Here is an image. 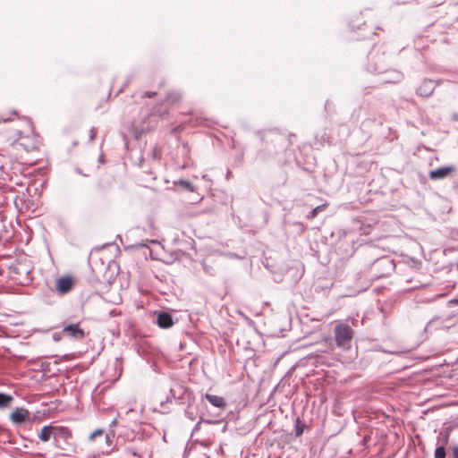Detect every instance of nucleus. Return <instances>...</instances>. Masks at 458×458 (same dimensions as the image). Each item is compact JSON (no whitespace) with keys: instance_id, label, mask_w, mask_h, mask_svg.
<instances>
[{"instance_id":"4be33fe9","label":"nucleus","mask_w":458,"mask_h":458,"mask_svg":"<svg viewBox=\"0 0 458 458\" xmlns=\"http://www.w3.org/2000/svg\"><path fill=\"white\" fill-rule=\"evenodd\" d=\"M97 129L95 127H92L89 131V141H93L97 135Z\"/></svg>"},{"instance_id":"393cba45","label":"nucleus","mask_w":458,"mask_h":458,"mask_svg":"<svg viewBox=\"0 0 458 458\" xmlns=\"http://www.w3.org/2000/svg\"><path fill=\"white\" fill-rule=\"evenodd\" d=\"M185 415H186L189 419H191V420H194V414H193V412H192V411H185Z\"/></svg>"},{"instance_id":"b1692460","label":"nucleus","mask_w":458,"mask_h":458,"mask_svg":"<svg viewBox=\"0 0 458 458\" xmlns=\"http://www.w3.org/2000/svg\"><path fill=\"white\" fill-rule=\"evenodd\" d=\"M151 156H152V158L153 159H157L158 158V154H157V151L156 148H154L152 151H151Z\"/></svg>"},{"instance_id":"c85d7f7f","label":"nucleus","mask_w":458,"mask_h":458,"mask_svg":"<svg viewBox=\"0 0 458 458\" xmlns=\"http://www.w3.org/2000/svg\"><path fill=\"white\" fill-rule=\"evenodd\" d=\"M122 361V358H116V362H121Z\"/></svg>"},{"instance_id":"c756f323","label":"nucleus","mask_w":458,"mask_h":458,"mask_svg":"<svg viewBox=\"0 0 458 458\" xmlns=\"http://www.w3.org/2000/svg\"><path fill=\"white\" fill-rule=\"evenodd\" d=\"M443 296H445V295H444V294H439V295H437V296L435 297V299H436V298H439V297H443Z\"/></svg>"},{"instance_id":"aec40b11","label":"nucleus","mask_w":458,"mask_h":458,"mask_svg":"<svg viewBox=\"0 0 458 458\" xmlns=\"http://www.w3.org/2000/svg\"><path fill=\"white\" fill-rule=\"evenodd\" d=\"M105 431L103 429L98 428L89 435V441H93L97 437H103Z\"/></svg>"},{"instance_id":"7c9ffc66","label":"nucleus","mask_w":458,"mask_h":458,"mask_svg":"<svg viewBox=\"0 0 458 458\" xmlns=\"http://www.w3.org/2000/svg\"><path fill=\"white\" fill-rule=\"evenodd\" d=\"M450 302L458 303V299H457V300L451 301Z\"/></svg>"},{"instance_id":"1a4fd4ad","label":"nucleus","mask_w":458,"mask_h":458,"mask_svg":"<svg viewBox=\"0 0 458 458\" xmlns=\"http://www.w3.org/2000/svg\"><path fill=\"white\" fill-rule=\"evenodd\" d=\"M156 323L161 328H170L174 325V320L170 313L160 311L157 315Z\"/></svg>"},{"instance_id":"20e7f679","label":"nucleus","mask_w":458,"mask_h":458,"mask_svg":"<svg viewBox=\"0 0 458 458\" xmlns=\"http://www.w3.org/2000/svg\"><path fill=\"white\" fill-rule=\"evenodd\" d=\"M10 420L13 424L21 425L27 421H33L34 418L31 416L29 410L23 407H18L11 413Z\"/></svg>"},{"instance_id":"6ab92c4d","label":"nucleus","mask_w":458,"mask_h":458,"mask_svg":"<svg viewBox=\"0 0 458 458\" xmlns=\"http://www.w3.org/2000/svg\"><path fill=\"white\" fill-rule=\"evenodd\" d=\"M445 448L443 445L437 446L434 452V458H445Z\"/></svg>"},{"instance_id":"2eb2a0df","label":"nucleus","mask_w":458,"mask_h":458,"mask_svg":"<svg viewBox=\"0 0 458 458\" xmlns=\"http://www.w3.org/2000/svg\"><path fill=\"white\" fill-rule=\"evenodd\" d=\"M13 397L5 393H0V409L8 407L13 402Z\"/></svg>"},{"instance_id":"0eeeda50","label":"nucleus","mask_w":458,"mask_h":458,"mask_svg":"<svg viewBox=\"0 0 458 458\" xmlns=\"http://www.w3.org/2000/svg\"><path fill=\"white\" fill-rule=\"evenodd\" d=\"M437 84L431 80H424L416 90V93L422 98H428L432 95Z\"/></svg>"},{"instance_id":"7ed1b4c3","label":"nucleus","mask_w":458,"mask_h":458,"mask_svg":"<svg viewBox=\"0 0 458 458\" xmlns=\"http://www.w3.org/2000/svg\"><path fill=\"white\" fill-rule=\"evenodd\" d=\"M23 123H24L26 128L24 131H21V130L14 131L15 136H16L15 140L17 141H19L21 146L24 147V148L27 151H29L30 149L35 148V145L33 142H31V143L25 142L26 140H29V134L33 132V125H32L31 121L28 118H25L23 120Z\"/></svg>"},{"instance_id":"a878e982","label":"nucleus","mask_w":458,"mask_h":458,"mask_svg":"<svg viewBox=\"0 0 458 458\" xmlns=\"http://www.w3.org/2000/svg\"><path fill=\"white\" fill-rule=\"evenodd\" d=\"M453 456L454 458H458V446L453 448Z\"/></svg>"},{"instance_id":"412c9836","label":"nucleus","mask_w":458,"mask_h":458,"mask_svg":"<svg viewBox=\"0 0 458 458\" xmlns=\"http://www.w3.org/2000/svg\"><path fill=\"white\" fill-rule=\"evenodd\" d=\"M303 433V426H301L299 423V419H297V424L295 428V435L296 437H300Z\"/></svg>"},{"instance_id":"a211bd4d","label":"nucleus","mask_w":458,"mask_h":458,"mask_svg":"<svg viewBox=\"0 0 458 458\" xmlns=\"http://www.w3.org/2000/svg\"><path fill=\"white\" fill-rule=\"evenodd\" d=\"M325 208V205H320V206H318L316 208H314L308 215H307V218L308 219H313L314 217H316L318 214V212H320L321 210H323Z\"/></svg>"},{"instance_id":"f3484780","label":"nucleus","mask_w":458,"mask_h":458,"mask_svg":"<svg viewBox=\"0 0 458 458\" xmlns=\"http://www.w3.org/2000/svg\"><path fill=\"white\" fill-rule=\"evenodd\" d=\"M174 183L176 185L181 186L182 188H183L187 191L193 192L195 191L194 185L191 182H189L187 180L180 179L177 182H175Z\"/></svg>"},{"instance_id":"ddd939ff","label":"nucleus","mask_w":458,"mask_h":458,"mask_svg":"<svg viewBox=\"0 0 458 458\" xmlns=\"http://www.w3.org/2000/svg\"><path fill=\"white\" fill-rule=\"evenodd\" d=\"M54 433H55V445L57 442V438L61 437L64 439H68L72 437L71 430L64 426H54Z\"/></svg>"},{"instance_id":"39448f33","label":"nucleus","mask_w":458,"mask_h":458,"mask_svg":"<svg viewBox=\"0 0 458 458\" xmlns=\"http://www.w3.org/2000/svg\"><path fill=\"white\" fill-rule=\"evenodd\" d=\"M369 62H374V64H369V70L371 72L375 73H382L385 72L386 64H385V57L384 55H374L373 53L369 54Z\"/></svg>"},{"instance_id":"f03ea898","label":"nucleus","mask_w":458,"mask_h":458,"mask_svg":"<svg viewBox=\"0 0 458 458\" xmlns=\"http://www.w3.org/2000/svg\"><path fill=\"white\" fill-rule=\"evenodd\" d=\"M353 330L346 322H338L334 329L335 341L338 348L349 350L352 347Z\"/></svg>"},{"instance_id":"bb28decb","label":"nucleus","mask_w":458,"mask_h":458,"mask_svg":"<svg viewBox=\"0 0 458 458\" xmlns=\"http://www.w3.org/2000/svg\"><path fill=\"white\" fill-rule=\"evenodd\" d=\"M452 119L455 122H458V113H454L452 115Z\"/></svg>"},{"instance_id":"9b49d317","label":"nucleus","mask_w":458,"mask_h":458,"mask_svg":"<svg viewBox=\"0 0 458 458\" xmlns=\"http://www.w3.org/2000/svg\"><path fill=\"white\" fill-rule=\"evenodd\" d=\"M72 287V280L70 276H64L58 279L56 290L59 293H67Z\"/></svg>"},{"instance_id":"5701e85b","label":"nucleus","mask_w":458,"mask_h":458,"mask_svg":"<svg viewBox=\"0 0 458 458\" xmlns=\"http://www.w3.org/2000/svg\"><path fill=\"white\" fill-rule=\"evenodd\" d=\"M156 95V92L154 91H147L142 95V98H152Z\"/></svg>"},{"instance_id":"f257e3e1","label":"nucleus","mask_w":458,"mask_h":458,"mask_svg":"<svg viewBox=\"0 0 458 458\" xmlns=\"http://www.w3.org/2000/svg\"><path fill=\"white\" fill-rule=\"evenodd\" d=\"M394 268V261L390 256H381L370 264L369 272L371 277L377 279L391 275Z\"/></svg>"},{"instance_id":"f8f14e48","label":"nucleus","mask_w":458,"mask_h":458,"mask_svg":"<svg viewBox=\"0 0 458 458\" xmlns=\"http://www.w3.org/2000/svg\"><path fill=\"white\" fill-rule=\"evenodd\" d=\"M38 436L39 440L44 443L48 442L51 438H53L55 440L54 426H52V425L44 426L41 428V430Z\"/></svg>"},{"instance_id":"9d476101","label":"nucleus","mask_w":458,"mask_h":458,"mask_svg":"<svg viewBox=\"0 0 458 458\" xmlns=\"http://www.w3.org/2000/svg\"><path fill=\"white\" fill-rule=\"evenodd\" d=\"M63 332L74 339H82L85 335L84 331L77 324H71L64 327Z\"/></svg>"},{"instance_id":"423d86ee","label":"nucleus","mask_w":458,"mask_h":458,"mask_svg":"<svg viewBox=\"0 0 458 458\" xmlns=\"http://www.w3.org/2000/svg\"><path fill=\"white\" fill-rule=\"evenodd\" d=\"M454 171L455 167L454 165L441 166L435 170H431L428 176L431 180H443L448 177Z\"/></svg>"},{"instance_id":"dca6fc26","label":"nucleus","mask_w":458,"mask_h":458,"mask_svg":"<svg viewBox=\"0 0 458 458\" xmlns=\"http://www.w3.org/2000/svg\"><path fill=\"white\" fill-rule=\"evenodd\" d=\"M403 73L399 71H392L391 76L384 80L386 82L396 83L403 80Z\"/></svg>"},{"instance_id":"4468645a","label":"nucleus","mask_w":458,"mask_h":458,"mask_svg":"<svg viewBox=\"0 0 458 458\" xmlns=\"http://www.w3.org/2000/svg\"><path fill=\"white\" fill-rule=\"evenodd\" d=\"M205 398L215 407L224 408L226 405L224 398L221 396L206 394Z\"/></svg>"},{"instance_id":"2f4dec72","label":"nucleus","mask_w":458,"mask_h":458,"mask_svg":"<svg viewBox=\"0 0 458 458\" xmlns=\"http://www.w3.org/2000/svg\"><path fill=\"white\" fill-rule=\"evenodd\" d=\"M109 438L108 435H105V439L107 440Z\"/></svg>"},{"instance_id":"cd10ccee","label":"nucleus","mask_w":458,"mask_h":458,"mask_svg":"<svg viewBox=\"0 0 458 458\" xmlns=\"http://www.w3.org/2000/svg\"><path fill=\"white\" fill-rule=\"evenodd\" d=\"M9 120H10V118H5V117H4V116H0V122H4V123H5V122H7V121H9Z\"/></svg>"},{"instance_id":"6e6552de","label":"nucleus","mask_w":458,"mask_h":458,"mask_svg":"<svg viewBox=\"0 0 458 458\" xmlns=\"http://www.w3.org/2000/svg\"><path fill=\"white\" fill-rule=\"evenodd\" d=\"M448 318H442L441 317H434L430 319L426 327L425 332H432L434 330L447 329L449 327L445 324Z\"/></svg>"}]
</instances>
